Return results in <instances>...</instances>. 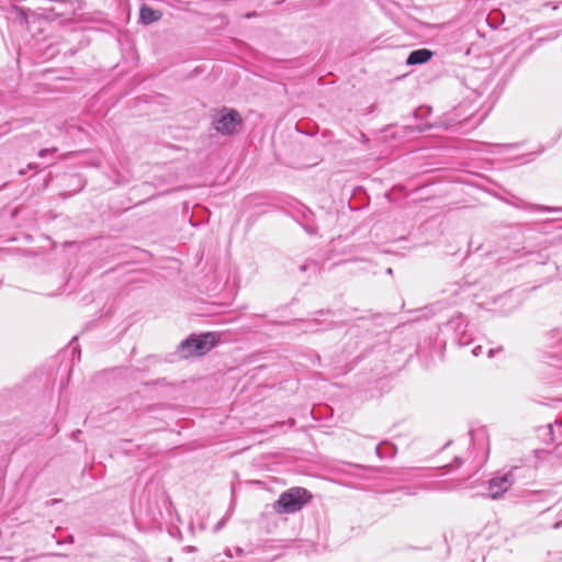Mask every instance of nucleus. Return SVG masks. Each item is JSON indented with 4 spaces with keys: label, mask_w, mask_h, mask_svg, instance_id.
<instances>
[{
    "label": "nucleus",
    "mask_w": 562,
    "mask_h": 562,
    "mask_svg": "<svg viewBox=\"0 0 562 562\" xmlns=\"http://www.w3.org/2000/svg\"><path fill=\"white\" fill-rule=\"evenodd\" d=\"M218 342V336L215 333H205L201 335H191L179 346V352L182 357H200L212 350Z\"/></svg>",
    "instance_id": "obj_1"
},
{
    "label": "nucleus",
    "mask_w": 562,
    "mask_h": 562,
    "mask_svg": "<svg viewBox=\"0 0 562 562\" xmlns=\"http://www.w3.org/2000/svg\"><path fill=\"white\" fill-rule=\"evenodd\" d=\"M311 495L303 487H292L283 492L273 504V509L278 514H293L299 512L308 501Z\"/></svg>",
    "instance_id": "obj_2"
},
{
    "label": "nucleus",
    "mask_w": 562,
    "mask_h": 562,
    "mask_svg": "<svg viewBox=\"0 0 562 562\" xmlns=\"http://www.w3.org/2000/svg\"><path fill=\"white\" fill-rule=\"evenodd\" d=\"M240 123L241 117L237 111L224 109L217 114L214 127L218 133L229 135L237 131Z\"/></svg>",
    "instance_id": "obj_3"
},
{
    "label": "nucleus",
    "mask_w": 562,
    "mask_h": 562,
    "mask_svg": "<svg viewBox=\"0 0 562 562\" xmlns=\"http://www.w3.org/2000/svg\"><path fill=\"white\" fill-rule=\"evenodd\" d=\"M514 476L512 472H507L502 476H495L490 480L487 487V495L496 499L501 497L514 484Z\"/></svg>",
    "instance_id": "obj_4"
},
{
    "label": "nucleus",
    "mask_w": 562,
    "mask_h": 562,
    "mask_svg": "<svg viewBox=\"0 0 562 562\" xmlns=\"http://www.w3.org/2000/svg\"><path fill=\"white\" fill-rule=\"evenodd\" d=\"M431 56L432 53L429 49H416L408 55L406 63L408 65H420L428 61L431 58Z\"/></svg>",
    "instance_id": "obj_5"
},
{
    "label": "nucleus",
    "mask_w": 562,
    "mask_h": 562,
    "mask_svg": "<svg viewBox=\"0 0 562 562\" xmlns=\"http://www.w3.org/2000/svg\"><path fill=\"white\" fill-rule=\"evenodd\" d=\"M139 18L144 24H150L158 21L161 18V13L149 7L143 5L140 8Z\"/></svg>",
    "instance_id": "obj_6"
},
{
    "label": "nucleus",
    "mask_w": 562,
    "mask_h": 562,
    "mask_svg": "<svg viewBox=\"0 0 562 562\" xmlns=\"http://www.w3.org/2000/svg\"><path fill=\"white\" fill-rule=\"evenodd\" d=\"M301 271H306L307 269H312L313 271L318 270V265L316 261H310L300 267Z\"/></svg>",
    "instance_id": "obj_7"
},
{
    "label": "nucleus",
    "mask_w": 562,
    "mask_h": 562,
    "mask_svg": "<svg viewBox=\"0 0 562 562\" xmlns=\"http://www.w3.org/2000/svg\"><path fill=\"white\" fill-rule=\"evenodd\" d=\"M234 552H235V553H233V551H232L231 549H228V550L226 551V555H227L228 558H233V557H241V555L244 554V550H243L241 548H235V549H234Z\"/></svg>",
    "instance_id": "obj_8"
},
{
    "label": "nucleus",
    "mask_w": 562,
    "mask_h": 562,
    "mask_svg": "<svg viewBox=\"0 0 562 562\" xmlns=\"http://www.w3.org/2000/svg\"><path fill=\"white\" fill-rule=\"evenodd\" d=\"M56 150H57V148H55V147L50 148V149H48V148L41 149L40 153H38V156L40 157H45L48 153H53V151H56Z\"/></svg>",
    "instance_id": "obj_9"
},
{
    "label": "nucleus",
    "mask_w": 562,
    "mask_h": 562,
    "mask_svg": "<svg viewBox=\"0 0 562 562\" xmlns=\"http://www.w3.org/2000/svg\"><path fill=\"white\" fill-rule=\"evenodd\" d=\"M481 352H482V347H481V346H477V347H475V348L472 350V353H473L474 356H479Z\"/></svg>",
    "instance_id": "obj_10"
},
{
    "label": "nucleus",
    "mask_w": 562,
    "mask_h": 562,
    "mask_svg": "<svg viewBox=\"0 0 562 562\" xmlns=\"http://www.w3.org/2000/svg\"><path fill=\"white\" fill-rule=\"evenodd\" d=\"M19 175H20V176H24V175H25V170H24V169H20V170H19Z\"/></svg>",
    "instance_id": "obj_11"
},
{
    "label": "nucleus",
    "mask_w": 562,
    "mask_h": 562,
    "mask_svg": "<svg viewBox=\"0 0 562 562\" xmlns=\"http://www.w3.org/2000/svg\"><path fill=\"white\" fill-rule=\"evenodd\" d=\"M493 352H494V350H493V349H490V350H488V356H490V357H492V356H493Z\"/></svg>",
    "instance_id": "obj_12"
},
{
    "label": "nucleus",
    "mask_w": 562,
    "mask_h": 562,
    "mask_svg": "<svg viewBox=\"0 0 562 562\" xmlns=\"http://www.w3.org/2000/svg\"><path fill=\"white\" fill-rule=\"evenodd\" d=\"M27 167H29L30 169L35 168V166H33L32 164H30Z\"/></svg>",
    "instance_id": "obj_13"
},
{
    "label": "nucleus",
    "mask_w": 562,
    "mask_h": 562,
    "mask_svg": "<svg viewBox=\"0 0 562 562\" xmlns=\"http://www.w3.org/2000/svg\"><path fill=\"white\" fill-rule=\"evenodd\" d=\"M221 525H222V524H218V525L216 526L215 530H218V529L221 528Z\"/></svg>",
    "instance_id": "obj_14"
}]
</instances>
